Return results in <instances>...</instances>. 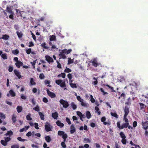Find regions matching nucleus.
<instances>
[{"mask_svg":"<svg viewBox=\"0 0 148 148\" xmlns=\"http://www.w3.org/2000/svg\"><path fill=\"white\" fill-rule=\"evenodd\" d=\"M70 129V133L71 134H73L76 131V129L73 125H72L71 126Z\"/></svg>","mask_w":148,"mask_h":148,"instance_id":"6","label":"nucleus"},{"mask_svg":"<svg viewBox=\"0 0 148 148\" xmlns=\"http://www.w3.org/2000/svg\"><path fill=\"white\" fill-rule=\"evenodd\" d=\"M62 81V80L60 79L56 80V82L58 85H60Z\"/></svg>","mask_w":148,"mask_h":148,"instance_id":"50","label":"nucleus"},{"mask_svg":"<svg viewBox=\"0 0 148 148\" xmlns=\"http://www.w3.org/2000/svg\"><path fill=\"white\" fill-rule=\"evenodd\" d=\"M12 120L13 122L14 123H16V116L14 114H13L12 118Z\"/></svg>","mask_w":148,"mask_h":148,"instance_id":"28","label":"nucleus"},{"mask_svg":"<svg viewBox=\"0 0 148 148\" xmlns=\"http://www.w3.org/2000/svg\"><path fill=\"white\" fill-rule=\"evenodd\" d=\"M14 72L15 75L18 77L19 79H20L21 77V73L18 71L14 70Z\"/></svg>","mask_w":148,"mask_h":148,"instance_id":"8","label":"nucleus"},{"mask_svg":"<svg viewBox=\"0 0 148 148\" xmlns=\"http://www.w3.org/2000/svg\"><path fill=\"white\" fill-rule=\"evenodd\" d=\"M10 94L12 97H14L15 95V92L12 90H10Z\"/></svg>","mask_w":148,"mask_h":148,"instance_id":"36","label":"nucleus"},{"mask_svg":"<svg viewBox=\"0 0 148 148\" xmlns=\"http://www.w3.org/2000/svg\"><path fill=\"white\" fill-rule=\"evenodd\" d=\"M16 34L18 36L19 38H21L23 35V34L21 32H19L18 31H16Z\"/></svg>","mask_w":148,"mask_h":148,"instance_id":"18","label":"nucleus"},{"mask_svg":"<svg viewBox=\"0 0 148 148\" xmlns=\"http://www.w3.org/2000/svg\"><path fill=\"white\" fill-rule=\"evenodd\" d=\"M33 109L36 111H38L39 110V107L37 106L36 107L33 108Z\"/></svg>","mask_w":148,"mask_h":148,"instance_id":"57","label":"nucleus"},{"mask_svg":"<svg viewBox=\"0 0 148 148\" xmlns=\"http://www.w3.org/2000/svg\"><path fill=\"white\" fill-rule=\"evenodd\" d=\"M81 104L82 106L84 107H87L88 106V104L84 100L81 102Z\"/></svg>","mask_w":148,"mask_h":148,"instance_id":"14","label":"nucleus"},{"mask_svg":"<svg viewBox=\"0 0 148 148\" xmlns=\"http://www.w3.org/2000/svg\"><path fill=\"white\" fill-rule=\"evenodd\" d=\"M60 85L62 88H64L65 87L66 85L65 82L62 81Z\"/></svg>","mask_w":148,"mask_h":148,"instance_id":"33","label":"nucleus"},{"mask_svg":"<svg viewBox=\"0 0 148 148\" xmlns=\"http://www.w3.org/2000/svg\"><path fill=\"white\" fill-rule=\"evenodd\" d=\"M66 121L70 125L71 124V122L69 118H66Z\"/></svg>","mask_w":148,"mask_h":148,"instance_id":"62","label":"nucleus"},{"mask_svg":"<svg viewBox=\"0 0 148 148\" xmlns=\"http://www.w3.org/2000/svg\"><path fill=\"white\" fill-rule=\"evenodd\" d=\"M129 125V123H125L122 124V127H123V129L124 127H127Z\"/></svg>","mask_w":148,"mask_h":148,"instance_id":"39","label":"nucleus"},{"mask_svg":"<svg viewBox=\"0 0 148 148\" xmlns=\"http://www.w3.org/2000/svg\"><path fill=\"white\" fill-rule=\"evenodd\" d=\"M64 132L62 131H59L58 132V135L60 136H62L64 134Z\"/></svg>","mask_w":148,"mask_h":148,"instance_id":"49","label":"nucleus"},{"mask_svg":"<svg viewBox=\"0 0 148 148\" xmlns=\"http://www.w3.org/2000/svg\"><path fill=\"white\" fill-rule=\"evenodd\" d=\"M56 123L58 126L61 127H62L64 125V124L63 123H61V122L59 121H58L56 122Z\"/></svg>","mask_w":148,"mask_h":148,"instance_id":"20","label":"nucleus"},{"mask_svg":"<svg viewBox=\"0 0 148 148\" xmlns=\"http://www.w3.org/2000/svg\"><path fill=\"white\" fill-rule=\"evenodd\" d=\"M148 124L147 122H145L143 123V128L145 130L147 129L148 128Z\"/></svg>","mask_w":148,"mask_h":148,"instance_id":"13","label":"nucleus"},{"mask_svg":"<svg viewBox=\"0 0 148 148\" xmlns=\"http://www.w3.org/2000/svg\"><path fill=\"white\" fill-rule=\"evenodd\" d=\"M49 38V40L51 41H55L56 40V37L55 35H50Z\"/></svg>","mask_w":148,"mask_h":148,"instance_id":"12","label":"nucleus"},{"mask_svg":"<svg viewBox=\"0 0 148 148\" xmlns=\"http://www.w3.org/2000/svg\"><path fill=\"white\" fill-rule=\"evenodd\" d=\"M30 83L31 85H35L36 84V83L33 78H30Z\"/></svg>","mask_w":148,"mask_h":148,"instance_id":"19","label":"nucleus"},{"mask_svg":"<svg viewBox=\"0 0 148 148\" xmlns=\"http://www.w3.org/2000/svg\"><path fill=\"white\" fill-rule=\"evenodd\" d=\"M45 58L46 60H47L49 63L53 62V61L52 58L48 55H46Z\"/></svg>","mask_w":148,"mask_h":148,"instance_id":"3","label":"nucleus"},{"mask_svg":"<svg viewBox=\"0 0 148 148\" xmlns=\"http://www.w3.org/2000/svg\"><path fill=\"white\" fill-rule=\"evenodd\" d=\"M6 11L9 14H12V13H13L10 8L8 7L7 8Z\"/></svg>","mask_w":148,"mask_h":148,"instance_id":"30","label":"nucleus"},{"mask_svg":"<svg viewBox=\"0 0 148 148\" xmlns=\"http://www.w3.org/2000/svg\"><path fill=\"white\" fill-rule=\"evenodd\" d=\"M71 107L74 110H75L77 108L76 105H75L74 103H72Z\"/></svg>","mask_w":148,"mask_h":148,"instance_id":"40","label":"nucleus"},{"mask_svg":"<svg viewBox=\"0 0 148 148\" xmlns=\"http://www.w3.org/2000/svg\"><path fill=\"white\" fill-rule=\"evenodd\" d=\"M106 120V118L104 117H102L101 119V121L102 122H103V124L105 125L107 124L106 122H104Z\"/></svg>","mask_w":148,"mask_h":148,"instance_id":"45","label":"nucleus"},{"mask_svg":"<svg viewBox=\"0 0 148 148\" xmlns=\"http://www.w3.org/2000/svg\"><path fill=\"white\" fill-rule=\"evenodd\" d=\"M120 135L122 139L125 138L126 137L124 134L122 132H120Z\"/></svg>","mask_w":148,"mask_h":148,"instance_id":"43","label":"nucleus"},{"mask_svg":"<svg viewBox=\"0 0 148 148\" xmlns=\"http://www.w3.org/2000/svg\"><path fill=\"white\" fill-rule=\"evenodd\" d=\"M71 69L67 67H66V69L64 70V72L66 73H69L71 72Z\"/></svg>","mask_w":148,"mask_h":148,"instance_id":"44","label":"nucleus"},{"mask_svg":"<svg viewBox=\"0 0 148 148\" xmlns=\"http://www.w3.org/2000/svg\"><path fill=\"white\" fill-rule=\"evenodd\" d=\"M110 114L112 116H114L116 118H118V115L116 113L111 112Z\"/></svg>","mask_w":148,"mask_h":148,"instance_id":"51","label":"nucleus"},{"mask_svg":"<svg viewBox=\"0 0 148 148\" xmlns=\"http://www.w3.org/2000/svg\"><path fill=\"white\" fill-rule=\"evenodd\" d=\"M68 60V64H69L73 63L74 61L73 59H71V58H69Z\"/></svg>","mask_w":148,"mask_h":148,"instance_id":"26","label":"nucleus"},{"mask_svg":"<svg viewBox=\"0 0 148 148\" xmlns=\"http://www.w3.org/2000/svg\"><path fill=\"white\" fill-rule=\"evenodd\" d=\"M50 83V80H46L45 81V85H47V84H49ZM47 86L49 87H51V86L50 85H48Z\"/></svg>","mask_w":148,"mask_h":148,"instance_id":"29","label":"nucleus"},{"mask_svg":"<svg viewBox=\"0 0 148 148\" xmlns=\"http://www.w3.org/2000/svg\"><path fill=\"white\" fill-rule=\"evenodd\" d=\"M31 52V49L30 48L26 50V53L27 54H29Z\"/></svg>","mask_w":148,"mask_h":148,"instance_id":"61","label":"nucleus"},{"mask_svg":"<svg viewBox=\"0 0 148 148\" xmlns=\"http://www.w3.org/2000/svg\"><path fill=\"white\" fill-rule=\"evenodd\" d=\"M77 114L80 117L85 116L82 113L79 111H77Z\"/></svg>","mask_w":148,"mask_h":148,"instance_id":"38","label":"nucleus"},{"mask_svg":"<svg viewBox=\"0 0 148 148\" xmlns=\"http://www.w3.org/2000/svg\"><path fill=\"white\" fill-rule=\"evenodd\" d=\"M17 139L19 140V141L21 142H24L25 141H26L27 140L25 139H23L22 138L20 137H18L17 138Z\"/></svg>","mask_w":148,"mask_h":148,"instance_id":"47","label":"nucleus"},{"mask_svg":"<svg viewBox=\"0 0 148 148\" xmlns=\"http://www.w3.org/2000/svg\"><path fill=\"white\" fill-rule=\"evenodd\" d=\"M13 54L14 55H16L18 53L19 51L17 49H16L15 50H13L12 51Z\"/></svg>","mask_w":148,"mask_h":148,"instance_id":"32","label":"nucleus"},{"mask_svg":"<svg viewBox=\"0 0 148 148\" xmlns=\"http://www.w3.org/2000/svg\"><path fill=\"white\" fill-rule=\"evenodd\" d=\"M45 127L47 132H49L51 131L52 126L48 123H46L45 125Z\"/></svg>","mask_w":148,"mask_h":148,"instance_id":"2","label":"nucleus"},{"mask_svg":"<svg viewBox=\"0 0 148 148\" xmlns=\"http://www.w3.org/2000/svg\"><path fill=\"white\" fill-rule=\"evenodd\" d=\"M58 49V48H56V46L54 45H53L51 47V50H54L55 49Z\"/></svg>","mask_w":148,"mask_h":148,"instance_id":"59","label":"nucleus"},{"mask_svg":"<svg viewBox=\"0 0 148 148\" xmlns=\"http://www.w3.org/2000/svg\"><path fill=\"white\" fill-rule=\"evenodd\" d=\"M95 112H97V114L98 115H100V114L101 112L99 111V109L98 107L96 106L95 107Z\"/></svg>","mask_w":148,"mask_h":148,"instance_id":"21","label":"nucleus"},{"mask_svg":"<svg viewBox=\"0 0 148 148\" xmlns=\"http://www.w3.org/2000/svg\"><path fill=\"white\" fill-rule=\"evenodd\" d=\"M93 66H94L95 67H97V66L98 65V63H97V62L96 60L94 59L93 60Z\"/></svg>","mask_w":148,"mask_h":148,"instance_id":"37","label":"nucleus"},{"mask_svg":"<svg viewBox=\"0 0 148 148\" xmlns=\"http://www.w3.org/2000/svg\"><path fill=\"white\" fill-rule=\"evenodd\" d=\"M86 117L88 119H90L91 117V114L90 113V112L88 111H87L86 112Z\"/></svg>","mask_w":148,"mask_h":148,"instance_id":"27","label":"nucleus"},{"mask_svg":"<svg viewBox=\"0 0 148 148\" xmlns=\"http://www.w3.org/2000/svg\"><path fill=\"white\" fill-rule=\"evenodd\" d=\"M63 51V52L65 53L66 55H67L70 53L72 51V50L71 49H69L67 50L66 49H65L62 50Z\"/></svg>","mask_w":148,"mask_h":148,"instance_id":"7","label":"nucleus"},{"mask_svg":"<svg viewBox=\"0 0 148 148\" xmlns=\"http://www.w3.org/2000/svg\"><path fill=\"white\" fill-rule=\"evenodd\" d=\"M31 114H28L26 116V118L27 120L31 121L32 120V118L31 117Z\"/></svg>","mask_w":148,"mask_h":148,"instance_id":"42","label":"nucleus"},{"mask_svg":"<svg viewBox=\"0 0 148 148\" xmlns=\"http://www.w3.org/2000/svg\"><path fill=\"white\" fill-rule=\"evenodd\" d=\"M84 143H88L90 142V140L88 138H85L84 139Z\"/></svg>","mask_w":148,"mask_h":148,"instance_id":"55","label":"nucleus"},{"mask_svg":"<svg viewBox=\"0 0 148 148\" xmlns=\"http://www.w3.org/2000/svg\"><path fill=\"white\" fill-rule=\"evenodd\" d=\"M13 132L11 130L8 131L7 133L5 134V135L6 136H8L9 137H10L13 135Z\"/></svg>","mask_w":148,"mask_h":148,"instance_id":"15","label":"nucleus"},{"mask_svg":"<svg viewBox=\"0 0 148 148\" xmlns=\"http://www.w3.org/2000/svg\"><path fill=\"white\" fill-rule=\"evenodd\" d=\"M0 117L2 119H4L5 118V116L3 113L0 112Z\"/></svg>","mask_w":148,"mask_h":148,"instance_id":"34","label":"nucleus"},{"mask_svg":"<svg viewBox=\"0 0 148 148\" xmlns=\"http://www.w3.org/2000/svg\"><path fill=\"white\" fill-rule=\"evenodd\" d=\"M47 91L48 95L51 98H53L55 97L56 95L54 93L51 92L48 89H47Z\"/></svg>","mask_w":148,"mask_h":148,"instance_id":"5","label":"nucleus"},{"mask_svg":"<svg viewBox=\"0 0 148 148\" xmlns=\"http://www.w3.org/2000/svg\"><path fill=\"white\" fill-rule=\"evenodd\" d=\"M1 144L5 146L7 144V143L3 140H1Z\"/></svg>","mask_w":148,"mask_h":148,"instance_id":"31","label":"nucleus"},{"mask_svg":"<svg viewBox=\"0 0 148 148\" xmlns=\"http://www.w3.org/2000/svg\"><path fill=\"white\" fill-rule=\"evenodd\" d=\"M13 70V67L12 66H10L9 67L8 71L10 72H11Z\"/></svg>","mask_w":148,"mask_h":148,"instance_id":"63","label":"nucleus"},{"mask_svg":"<svg viewBox=\"0 0 148 148\" xmlns=\"http://www.w3.org/2000/svg\"><path fill=\"white\" fill-rule=\"evenodd\" d=\"M61 145L63 148H66V145L65 144V143L64 142H63L61 143Z\"/></svg>","mask_w":148,"mask_h":148,"instance_id":"64","label":"nucleus"},{"mask_svg":"<svg viewBox=\"0 0 148 148\" xmlns=\"http://www.w3.org/2000/svg\"><path fill=\"white\" fill-rule=\"evenodd\" d=\"M140 105V110H143L146 106L145 105L142 103H139Z\"/></svg>","mask_w":148,"mask_h":148,"instance_id":"22","label":"nucleus"},{"mask_svg":"<svg viewBox=\"0 0 148 148\" xmlns=\"http://www.w3.org/2000/svg\"><path fill=\"white\" fill-rule=\"evenodd\" d=\"M16 13L21 16H22V14H23L25 12L23 11H21L18 10H16Z\"/></svg>","mask_w":148,"mask_h":148,"instance_id":"11","label":"nucleus"},{"mask_svg":"<svg viewBox=\"0 0 148 148\" xmlns=\"http://www.w3.org/2000/svg\"><path fill=\"white\" fill-rule=\"evenodd\" d=\"M31 32V35H32V38L33 39L35 40V41H36V36H35V35L34 34L32 33V32Z\"/></svg>","mask_w":148,"mask_h":148,"instance_id":"60","label":"nucleus"},{"mask_svg":"<svg viewBox=\"0 0 148 148\" xmlns=\"http://www.w3.org/2000/svg\"><path fill=\"white\" fill-rule=\"evenodd\" d=\"M41 46L45 49H47L48 48V47L46 45V43L45 42L42 43L41 45Z\"/></svg>","mask_w":148,"mask_h":148,"instance_id":"35","label":"nucleus"},{"mask_svg":"<svg viewBox=\"0 0 148 148\" xmlns=\"http://www.w3.org/2000/svg\"><path fill=\"white\" fill-rule=\"evenodd\" d=\"M60 103L63 105V107L64 108H67L69 106L68 102L63 99H61L60 101Z\"/></svg>","mask_w":148,"mask_h":148,"instance_id":"1","label":"nucleus"},{"mask_svg":"<svg viewBox=\"0 0 148 148\" xmlns=\"http://www.w3.org/2000/svg\"><path fill=\"white\" fill-rule=\"evenodd\" d=\"M117 126L118 127H119V128H120L121 129H123V127H122V125L121 126L120 125V123L119 122H117Z\"/></svg>","mask_w":148,"mask_h":148,"instance_id":"46","label":"nucleus"},{"mask_svg":"<svg viewBox=\"0 0 148 148\" xmlns=\"http://www.w3.org/2000/svg\"><path fill=\"white\" fill-rule=\"evenodd\" d=\"M124 110L125 113L124 116H127L129 112V109L126 106Z\"/></svg>","mask_w":148,"mask_h":148,"instance_id":"10","label":"nucleus"},{"mask_svg":"<svg viewBox=\"0 0 148 148\" xmlns=\"http://www.w3.org/2000/svg\"><path fill=\"white\" fill-rule=\"evenodd\" d=\"M39 114L40 115L41 119L44 120L45 119L44 116L43 114L41 112H38Z\"/></svg>","mask_w":148,"mask_h":148,"instance_id":"24","label":"nucleus"},{"mask_svg":"<svg viewBox=\"0 0 148 148\" xmlns=\"http://www.w3.org/2000/svg\"><path fill=\"white\" fill-rule=\"evenodd\" d=\"M45 139L47 143H49L51 140L50 137L49 136H46Z\"/></svg>","mask_w":148,"mask_h":148,"instance_id":"23","label":"nucleus"},{"mask_svg":"<svg viewBox=\"0 0 148 148\" xmlns=\"http://www.w3.org/2000/svg\"><path fill=\"white\" fill-rule=\"evenodd\" d=\"M77 99L80 103L83 100V99H81L79 96H77Z\"/></svg>","mask_w":148,"mask_h":148,"instance_id":"54","label":"nucleus"},{"mask_svg":"<svg viewBox=\"0 0 148 148\" xmlns=\"http://www.w3.org/2000/svg\"><path fill=\"white\" fill-rule=\"evenodd\" d=\"M5 141L7 143L10 140V137H4Z\"/></svg>","mask_w":148,"mask_h":148,"instance_id":"52","label":"nucleus"},{"mask_svg":"<svg viewBox=\"0 0 148 148\" xmlns=\"http://www.w3.org/2000/svg\"><path fill=\"white\" fill-rule=\"evenodd\" d=\"M71 87L73 88H77V85L75 84L72 83L70 85Z\"/></svg>","mask_w":148,"mask_h":148,"instance_id":"48","label":"nucleus"},{"mask_svg":"<svg viewBox=\"0 0 148 148\" xmlns=\"http://www.w3.org/2000/svg\"><path fill=\"white\" fill-rule=\"evenodd\" d=\"M65 55L66 54L63 52V51L62 50L60 52L59 56L60 57V58L65 59L66 58Z\"/></svg>","mask_w":148,"mask_h":148,"instance_id":"4","label":"nucleus"},{"mask_svg":"<svg viewBox=\"0 0 148 148\" xmlns=\"http://www.w3.org/2000/svg\"><path fill=\"white\" fill-rule=\"evenodd\" d=\"M1 57L4 60L7 59V55L5 53H3L1 55Z\"/></svg>","mask_w":148,"mask_h":148,"instance_id":"41","label":"nucleus"},{"mask_svg":"<svg viewBox=\"0 0 148 148\" xmlns=\"http://www.w3.org/2000/svg\"><path fill=\"white\" fill-rule=\"evenodd\" d=\"M9 38L10 36H9L6 34H5V35H3L2 37L1 38H2L5 40H7L9 39Z\"/></svg>","mask_w":148,"mask_h":148,"instance_id":"17","label":"nucleus"},{"mask_svg":"<svg viewBox=\"0 0 148 148\" xmlns=\"http://www.w3.org/2000/svg\"><path fill=\"white\" fill-rule=\"evenodd\" d=\"M17 111L18 113L21 112L22 110V108L21 106H18L16 108Z\"/></svg>","mask_w":148,"mask_h":148,"instance_id":"25","label":"nucleus"},{"mask_svg":"<svg viewBox=\"0 0 148 148\" xmlns=\"http://www.w3.org/2000/svg\"><path fill=\"white\" fill-rule=\"evenodd\" d=\"M77 99L80 103L83 100V99H81L79 96H77Z\"/></svg>","mask_w":148,"mask_h":148,"instance_id":"53","label":"nucleus"},{"mask_svg":"<svg viewBox=\"0 0 148 148\" xmlns=\"http://www.w3.org/2000/svg\"><path fill=\"white\" fill-rule=\"evenodd\" d=\"M35 128L36 129H39L38 127V124L37 123H35L34 124Z\"/></svg>","mask_w":148,"mask_h":148,"instance_id":"58","label":"nucleus"},{"mask_svg":"<svg viewBox=\"0 0 148 148\" xmlns=\"http://www.w3.org/2000/svg\"><path fill=\"white\" fill-rule=\"evenodd\" d=\"M15 64L17 67L19 68L21 66L23 65V63L19 61L17 62H16Z\"/></svg>","mask_w":148,"mask_h":148,"instance_id":"9","label":"nucleus"},{"mask_svg":"<svg viewBox=\"0 0 148 148\" xmlns=\"http://www.w3.org/2000/svg\"><path fill=\"white\" fill-rule=\"evenodd\" d=\"M52 117L55 119H57L58 117V114L56 112L52 114Z\"/></svg>","mask_w":148,"mask_h":148,"instance_id":"16","label":"nucleus"},{"mask_svg":"<svg viewBox=\"0 0 148 148\" xmlns=\"http://www.w3.org/2000/svg\"><path fill=\"white\" fill-rule=\"evenodd\" d=\"M39 78L41 79H43L44 78V75L43 73H41L39 75Z\"/></svg>","mask_w":148,"mask_h":148,"instance_id":"56","label":"nucleus"}]
</instances>
